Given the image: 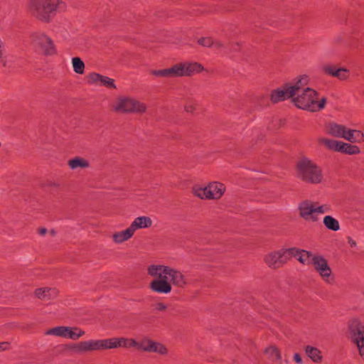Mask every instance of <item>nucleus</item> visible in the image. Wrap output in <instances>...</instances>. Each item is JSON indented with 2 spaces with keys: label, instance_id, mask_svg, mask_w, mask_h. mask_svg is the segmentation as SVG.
<instances>
[{
  "label": "nucleus",
  "instance_id": "nucleus-1",
  "mask_svg": "<svg viewBox=\"0 0 364 364\" xmlns=\"http://www.w3.org/2000/svg\"><path fill=\"white\" fill-rule=\"evenodd\" d=\"M309 81L306 75L296 77L293 81L271 93V100L279 102L292 98V102L299 108L311 112H318L324 108L326 100L318 95L312 88L305 87Z\"/></svg>",
  "mask_w": 364,
  "mask_h": 364
},
{
  "label": "nucleus",
  "instance_id": "nucleus-2",
  "mask_svg": "<svg viewBox=\"0 0 364 364\" xmlns=\"http://www.w3.org/2000/svg\"><path fill=\"white\" fill-rule=\"evenodd\" d=\"M148 274L153 278L149 284L151 291L159 294L171 291V283L181 287L186 284L183 274L176 269L166 265L153 264L147 269Z\"/></svg>",
  "mask_w": 364,
  "mask_h": 364
},
{
  "label": "nucleus",
  "instance_id": "nucleus-3",
  "mask_svg": "<svg viewBox=\"0 0 364 364\" xmlns=\"http://www.w3.org/2000/svg\"><path fill=\"white\" fill-rule=\"evenodd\" d=\"M63 4L62 0H28L27 13L40 23H50L56 16L58 9Z\"/></svg>",
  "mask_w": 364,
  "mask_h": 364
},
{
  "label": "nucleus",
  "instance_id": "nucleus-4",
  "mask_svg": "<svg viewBox=\"0 0 364 364\" xmlns=\"http://www.w3.org/2000/svg\"><path fill=\"white\" fill-rule=\"evenodd\" d=\"M294 171L299 181L308 184L318 185L325 181L322 168L306 156H302L296 161Z\"/></svg>",
  "mask_w": 364,
  "mask_h": 364
},
{
  "label": "nucleus",
  "instance_id": "nucleus-5",
  "mask_svg": "<svg viewBox=\"0 0 364 364\" xmlns=\"http://www.w3.org/2000/svg\"><path fill=\"white\" fill-rule=\"evenodd\" d=\"M331 206L325 203L305 199L298 204V214L304 220L309 223H316L319 220V215L329 213Z\"/></svg>",
  "mask_w": 364,
  "mask_h": 364
},
{
  "label": "nucleus",
  "instance_id": "nucleus-6",
  "mask_svg": "<svg viewBox=\"0 0 364 364\" xmlns=\"http://www.w3.org/2000/svg\"><path fill=\"white\" fill-rule=\"evenodd\" d=\"M226 191V186L218 181L197 183L192 187V194L200 200H220Z\"/></svg>",
  "mask_w": 364,
  "mask_h": 364
},
{
  "label": "nucleus",
  "instance_id": "nucleus-7",
  "mask_svg": "<svg viewBox=\"0 0 364 364\" xmlns=\"http://www.w3.org/2000/svg\"><path fill=\"white\" fill-rule=\"evenodd\" d=\"M326 133L333 137L342 138L353 143L364 141V133L360 130L353 129L346 125L330 122L325 126Z\"/></svg>",
  "mask_w": 364,
  "mask_h": 364
},
{
  "label": "nucleus",
  "instance_id": "nucleus-8",
  "mask_svg": "<svg viewBox=\"0 0 364 364\" xmlns=\"http://www.w3.org/2000/svg\"><path fill=\"white\" fill-rule=\"evenodd\" d=\"M77 352H89L120 348L119 337L86 340L73 345Z\"/></svg>",
  "mask_w": 364,
  "mask_h": 364
},
{
  "label": "nucleus",
  "instance_id": "nucleus-9",
  "mask_svg": "<svg viewBox=\"0 0 364 364\" xmlns=\"http://www.w3.org/2000/svg\"><path fill=\"white\" fill-rule=\"evenodd\" d=\"M85 331L77 326H55L46 330L48 336L60 337L70 340H78L85 336Z\"/></svg>",
  "mask_w": 364,
  "mask_h": 364
},
{
  "label": "nucleus",
  "instance_id": "nucleus-10",
  "mask_svg": "<svg viewBox=\"0 0 364 364\" xmlns=\"http://www.w3.org/2000/svg\"><path fill=\"white\" fill-rule=\"evenodd\" d=\"M320 145L331 151H339L347 154H358L360 148L356 145H352L341 141L322 136L318 139Z\"/></svg>",
  "mask_w": 364,
  "mask_h": 364
},
{
  "label": "nucleus",
  "instance_id": "nucleus-11",
  "mask_svg": "<svg viewBox=\"0 0 364 364\" xmlns=\"http://www.w3.org/2000/svg\"><path fill=\"white\" fill-rule=\"evenodd\" d=\"M289 255V249L281 248L267 252L263 258L264 263L271 269L276 270L284 266Z\"/></svg>",
  "mask_w": 364,
  "mask_h": 364
},
{
  "label": "nucleus",
  "instance_id": "nucleus-12",
  "mask_svg": "<svg viewBox=\"0 0 364 364\" xmlns=\"http://www.w3.org/2000/svg\"><path fill=\"white\" fill-rule=\"evenodd\" d=\"M32 42L46 56L56 54V47L53 39L44 33H36L32 35Z\"/></svg>",
  "mask_w": 364,
  "mask_h": 364
},
{
  "label": "nucleus",
  "instance_id": "nucleus-13",
  "mask_svg": "<svg viewBox=\"0 0 364 364\" xmlns=\"http://www.w3.org/2000/svg\"><path fill=\"white\" fill-rule=\"evenodd\" d=\"M348 330L350 340L357 350L364 347V323L359 318H353L348 323Z\"/></svg>",
  "mask_w": 364,
  "mask_h": 364
},
{
  "label": "nucleus",
  "instance_id": "nucleus-14",
  "mask_svg": "<svg viewBox=\"0 0 364 364\" xmlns=\"http://www.w3.org/2000/svg\"><path fill=\"white\" fill-rule=\"evenodd\" d=\"M137 349L148 353H156L162 356L166 355L168 353V348L164 344L146 336L138 341Z\"/></svg>",
  "mask_w": 364,
  "mask_h": 364
},
{
  "label": "nucleus",
  "instance_id": "nucleus-15",
  "mask_svg": "<svg viewBox=\"0 0 364 364\" xmlns=\"http://www.w3.org/2000/svg\"><path fill=\"white\" fill-rule=\"evenodd\" d=\"M311 266L323 281L330 282L333 279L332 269L326 259L323 256L315 255Z\"/></svg>",
  "mask_w": 364,
  "mask_h": 364
},
{
  "label": "nucleus",
  "instance_id": "nucleus-16",
  "mask_svg": "<svg viewBox=\"0 0 364 364\" xmlns=\"http://www.w3.org/2000/svg\"><path fill=\"white\" fill-rule=\"evenodd\" d=\"M321 70L324 75L336 78L341 82L348 81L350 77V71L348 68L331 63L323 65Z\"/></svg>",
  "mask_w": 364,
  "mask_h": 364
},
{
  "label": "nucleus",
  "instance_id": "nucleus-17",
  "mask_svg": "<svg viewBox=\"0 0 364 364\" xmlns=\"http://www.w3.org/2000/svg\"><path fill=\"white\" fill-rule=\"evenodd\" d=\"M134 235V232L129 225L122 230L114 231L112 232L110 238L114 244L120 245L129 241Z\"/></svg>",
  "mask_w": 364,
  "mask_h": 364
},
{
  "label": "nucleus",
  "instance_id": "nucleus-18",
  "mask_svg": "<svg viewBox=\"0 0 364 364\" xmlns=\"http://www.w3.org/2000/svg\"><path fill=\"white\" fill-rule=\"evenodd\" d=\"M87 82L96 86H105L109 89L116 88L113 79L97 73H91L87 75Z\"/></svg>",
  "mask_w": 364,
  "mask_h": 364
},
{
  "label": "nucleus",
  "instance_id": "nucleus-19",
  "mask_svg": "<svg viewBox=\"0 0 364 364\" xmlns=\"http://www.w3.org/2000/svg\"><path fill=\"white\" fill-rule=\"evenodd\" d=\"M289 255L296 257L297 260L305 265L312 264L313 258L316 255L306 250H299L296 248H289Z\"/></svg>",
  "mask_w": 364,
  "mask_h": 364
},
{
  "label": "nucleus",
  "instance_id": "nucleus-20",
  "mask_svg": "<svg viewBox=\"0 0 364 364\" xmlns=\"http://www.w3.org/2000/svg\"><path fill=\"white\" fill-rule=\"evenodd\" d=\"M132 97L120 96L115 99L112 103L113 109L119 112L129 113L132 103Z\"/></svg>",
  "mask_w": 364,
  "mask_h": 364
},
{
  "label": "nucleus",
  "instance_id": "nucleus-21",
  "mask_svg": "<svg viewBox=\"0 0 364 364\" xmlns=\"http://www.w3.org/2000/svg\"><path fill=\"white\" fill-rule=\"evenodd\" d=\"M58 293L55 288L46 286L39 287L33 291L35 297L42 301L53 299L57 296Z\"/></svg>",
  "mask_w": 364,
  "mask_h": 364
},
{
  "label": "nucleus",
  "instance_id": "nucleus-22",
  "mask_svg": "<svg viewBox=\"0 0 364 364\" xmlns=\"http://www.w3.org/2000/svg\"><path fill=\"white\" fill-rule=\"evenodd\" d=\"M152 225L153 221L150 217L142 215L134 218L129 225L136 233L138 230L149 228Z\"/></svg>",
  "mask_w": 364,
  "mask_h": 364
},
{
  "label": "nucleus",
  "instance_id": "nucleus-23",
  "mask_svg": "<svg viewBox=\"0 0 364 364\" xmlns=\"http://www.w3.org/2000/svg\"><path fill=\"white\" fill-rule=\"evenodd\" d=\"M306 355L315 363H321L323 362V355L321 350L313 346L308 345L304 348Z\"/></svg>",
  "mask_w": 364,
  "mask_h": 364
},
{
  "label": "nucleus",
  "instance_id": "nucleus-24",
  "mask_svg": "<svg viewBox=\"0 0 364 364\" xmlns=\"http://www.w3.org/2000/svg\"><path fill=\"white\" fill-rule=\"evenodd\" d=\"M323 225L327 230L333 232H338L341 230V225L338 220L331 215L323 216Z\"/></svg>",
  "mask_w": 364,
  "mask_h": 364
},
{
  "label": "nucleus",
  "instance_id": "nucleus-25",
  "mask_svg": "<svg viewBox=\"0 0 364 364\" xmlns=\"http://www.w3.org/2000/svg\"><path fill=\"white\" fill-rule=\"evenodd\" d=\"M68 165L73 170L77 168L85 169L90 167V162L85 158L77 156L68 160Z\"/></svg>",
  "mask_w": 364,
  "mask_h": 364
},
{
  "label": "nucleus",
  "instance_id": "nucleus-26",
  "mask_svg": "<svg viewBox=\"0 0 364 364\" xmlns=\"http://www.w3.org/2000/svg\"><path fill=\"white\" fill-rule=\"evenodd\" d=\"M171 77L188 76L186 62L176 63L170 67Z\"/></svg>",
  "mask_w": 364,
  "mask_h": 364
},
{
  "label": "nucleus",
  "instance_id": "nucleus-27",
  "mask_svg": "<svg viewBox=\"0 0 364 364\" xmlns=\"http://www.w3.org/2000/svg\"><path fill=\"white\" fill-rule=\"evenodd\" d=\"M198 43L205 48H216L221 46V43L208 36H200L197 40Z\"/></svg>",
  "mask_w": 364,
  "mask_h": 364
},
{
  "label": "nucleus",
  "instance_id": "nucleus-28",
  "mask_svg": "<svg viewBox=\"0 0 364 364\" xmlns=\"http://www.w3.org/2000/svg\"><path fill=\"white\" fill-rule=\"evenodd\" d=\"M264 353L274 360H280L282 359L281 350L275 345H269L267 346L264 350Z\"/></svg>",
  "mask_w": 364,
  "mask_h": 364
},
{
  "label": "nucleus",
  "instance_id": "nucleus-29",
  "mask_svg": "<svg viewBox=\"0 0 364 364\" xmlns=\"http://www.w3.org/2000/svg\"><path fill=\"white\" fill-rule=\"evenodd\" d=\"M71 65L73 71L78 75H83L85 70V64L79 57H73L71 59Z\"/></svg>",
  "mask_w": 364,
  "mask_h": 364
},
{
  "label": "nucleus",
  "instance_id": "nucleus-30",
  "mask_svg": "<svg viewBox=\"0 0 364 364\" xmlns=\"http://www.w3.org/2000/svg\"><path fill=\"white\" fill-rule=\"evenodd\" d=\"M188 76L200 73L205 70L204 67L197 62H186Z\"/></svg>",
  "mask_w": 364,
  "mask_h": 364
},
{
  "label": "nucleus",
  "instance_id": "nucleus-31",
  "mask_svg": "<svg viewBox=\"0 0 364 364\" xmlns=\"http://www.w3.org/2000/svg\"><path fill=\"white\" fill-rule=\"evenodd\" d=\"M120 348H137L138 341L132 338L119 337Z\"/></svg>",
  "mask_w": 364,
  "mask_h": 364
},
{
  "label": "nucleus",
  "instance_id": "nucleus-32",
  "mask_svg": "<svg viewBox=\"0 0 364 364\" xmlns=\"http://www.w3.org/2000/svg\"><path fill=\"white\" fill-rule=\"evenodd\" d=\"M146 110V107L143 102L134 98L132 99L131 112L144 113Z\"/></svg>",
  "mask_w": 364,
  "mask_h": 364
},
{
  "label": "nucleus",
  "instance_id": "nucleus-33",
  "mask_svg": "<svg viewBox=\"0 0 364 364\" xmlns=\"http://www.w3.org/2000/svg\"><path fill=\"white\" fill-rule=\"evenodd\" d=\"M151 74L158 77H172L170 68L161 70H153Z\"/></svg>",
  "mask_w": 364,
  "mask_h": 364
},
{
  "label": "nucleus",
  "instance_id": "nucleus-34",
  "mask_svg": "<svg viewBox=\"0 0 364 364\" xmlns=\"http://www.w3.org/2000/svg\"><path fill=\"white\" fill-rule=\"evenodd\" d=\"M293 360L297 364H303L302 356L299 353H295L293 355Z\"/></svg>",
  "mask_w": 364,
  "mask_h": 364
},
{
  "label": "nucleus",
  "instance_id": "nucleus-35",
  "mask_svg": "<svg viewBox=\"0 0 364 364\" xmlns=\"http://www.w3.org/2000/svg\"><path fill=\"white\" fill-rule=\"evenodd\" d=\"M10 343L9 342L5 341L0 343V351H4L9 349Z\"/></svg>",
  "mask_w": 364,
  "mask_h": 364
},
{
  "label": "nucleus",
  "instance_id": "nucleus-36",
  "mask_svg": "<svg viewBox=\"0 0 364 364\" xmlns=\"http://www.w3.org/2000/svg\"><path fill=\"white\" fill-rule=\"evenodd\" d=\"M348 245L350 247H356L357 243H356L355 240H354L353 239L349 237L348 239Z\"/></svg>",
  "mask_w": 364,
  "mask_h": 364
},
{
  "label": "nucleus",
  "instance_id": "nucleus-37",
  "mask_svg": "<svg viewBox=\"0 0 364 364\" xmlns=\"http://www.w3.org/2000/svg\"><path fill=\"white\" fill-rule=\"evenodd\" d=\"M358 352L361 359L364 360V347H362L360 349H358Z\"/></svg>",
  "mask_w": 364,
  "mask_h": 364
},
{
  "label": "nucleus",
  "instance_id": "nucleus-38",
  "mask_svg": "<svg viewBox=\"0 0 364 364\" xmlns=\"http://www.w3.org/2000/svg\"><path fill=\"white\" fill-rule=\"evenodd\" d=\"M38 232L41 235H45L47 232V230L45 228H40L38 229Z\"/></svg>",
  "mask_w": 364,
  "mask_h": 364
},
{
  "label": "nucleus",
  "instance_id": "nucleus-39",
  "mask_svg": "<svg viewBox=\"0 0 364 364\" xmlns=\"http://www.w3.org/2000/svg\"><path fill=\"white\" fill-rule=\"evenodd\" d=\"M4 47V43L2 41V40L0 38V57L2 55V51H3Z\"/></svg>",
  "mask_w": 364,
  "mask_h": 364
},
{
  "label": "nucleus",
  "instance_id": "nucleus-40",
  "mask_svg": "<svg viewBox=\"0 0 364 364\" xmlns=\"http://www.w3.org/2000/svg\"><path fill=\"white\" fill-rule=\"evenodd\" d=\"M51 233H52V235H54L55 234V231L54 230H51Z\"/></svg>",
  "mask_w": 364,
  "mask_h": 364
}]
</instances>
